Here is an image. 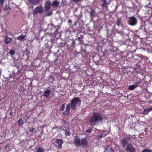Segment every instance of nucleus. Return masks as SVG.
Here are the masks:
<instances>
[{"mask_svg":"<svg viewBox=\"0 0 152 152\" xmlns=\"http://www.w3.org/2000/svg\"><path fill=\"white\" fill-rule=\"evenodd\" d=\"M102 120V118L99 113H94L92 116L90 118L89 123L91 126H94Z\"/></svg>","mask_w":152,"mask_h":152,"instance_id":"nucleus-1","label":"nucleus"},{"mask_svg":"<svg viewBox=\"0 0 152 152\" xmlns=\"http://www.w3.org/2000/svg\"><path fill=\"white\" fill-rule=\"evenodd\" d=\"M80 100L78 98H75L72 99L71 102V107L73 110L76 109V107L80 104Z\"/></svg>","mask_w":152,"mask_h":152,"instance_id":"nucleus-2","label":"nucleus"},{"mask_svg":"<svg viewBox=\"0 0 152 152\" xmlns=\"http://www.w3.org/2000/svg\"><path fill=\"white\" fill-rule=\"evenodd\" d=\"M90 141V139L88 137H86L83 138L81 140V145L83 147H86L88 146L89 145L88 142Z\"/></svg>","mask_w":152,"mask_h":152,"instance_id":"nucleus-3","label":"nucleus"},{"mask_svg":"<svg viewBox=\"0 0 152 152\" xmlns=\"http://www.w3.org/2000/svg\"><path fill=\"white\" fill-rule=\"evenodd\" d=\"M137 21L136 18L134 17H130L129 18L128 23L129 25L132 26L135 25Z\"/></svg>","mask_w":152,"mask_h":152,"instance_id":"nucleus-4","label":"nucleus"},{"mask_svg":"<svg viewBox=\"0 0 152 152\" xmlns=\"http://www.w3.org/2000/svg\"><path fill=\"white\" fill-rule=\"evenodd\" d=\"M130 140L129 138L127 137L122 140L121 144L123 148H124L127 145L129 142L130 141Z\"/></svg>","mask_w":152,"mask_h":152,"instance_id":"nucleus-5","label":"nucleus"},{"mask_svg":"<svg viewBox=\"0 0 152 152\" xmlns=\"http://www.w3.org/2000/svg\"><path fill=\"white\" fill-rule=\"evenodd\" d=\"M42 10V6L37 7L33 10V14L34 15H36L38 13H40Z\"/></svg>","mask_w":152,"mask_h":152,"instance_id":"nucleus-6","label":"nucleus"},{"mask_svg":"<svg viewBox=\"0 0 152 152\" xmlns=\"http://www.w3.org/2000/svg\"><path fill=\"white\" fill-rule=\"evenodd\" d=\"M55 142L57 145L56 147L58 148H62V145L63 143V140L61 139H56L55 141Z\"/></svg>","mask_w":152,"mask_h":152,"instance_id":"nucleus-7","label":"nucleus"},{"mask_svg":"<svg viewBox=\"0 0 152 152\" xmlns=\"http://www.w3.org/2000/svg\"><path fill=\"white\" fill-rule=\"evenodd\" d=\"M126 151L128 152H134L135 149L132 145L129 144L127 145Z\"/></svg>","mask_w":152,"mask_h":152,"instance_id":"nucleus-8","label":"nucleus"},{"mask_svg":"<svg viewBox=\"0 0 152 152\" xmlns=\"http://www.w3.org/2000/svg\"><path fill=\"white\" fill-rule=\"evenodd\" d=\"M81 140L78 137L76 136L75 138L74 144L76 145L77 146L81 145Z\"/></svg>","mask_w":152,"mask_h":152,"instance_id":"nucleus-9","label":"nucleus"},{"mask_svg":"<svg viewBox=\"0 0 152 152\" xmlns=\"http://www.w3.org/2000/svg\"><path fill=\"white\" fill-rule=\"evenodd\" d=\"M51 4L49 1H46L45 4V10L47 11L50 8Z\"/></svg>","mask_w":152,"mask_h":152,"instance_id":"nucleus-10","label":"nucleus"},{"mask_svg":"<svg viewBox=\"0 0 152 152\" xmlns=\"http://www.w3.org/2000/svg\"><path fill=\"white\" fill-rule=\"evenodd\" d=\"M50 93L51 91L50 89L49 88L47 89L44 92V96L46 98H48Z\"/></svg>","mask_w":152,"mask_h":152,"instance_id":"nucleus-11","label":"nucleus"},{"mask_svg":"<svg viewBox=\"0 0 152 152\" xmlns=\"http://www.w3.org/2000/svg\"><path fill=\"white\" fill-rule=\"evenodd\" d=\"M12 39L11 38L7 36H6L5 37V43L6 44H8L10 43Z\"/></svg>","mask_w":152,"mask_h":152,"instance_id":"nucleus-12","label":"nucleus"},{"mask_svg":"<svg viewBox=\"0 0 152 152\" xmlns=\"http://www.w3.org/2000/svg\"><path fill=\"white\" fill-rule=\"evenodd\" d=\"M70 107H71V105H70V104H69L67 106L66 108V113L65 114L66 115H68L69 114V112L70 110Z\"/></svg>","mask_w":152,"mask_h":152,"instance_id":"nucleus-13","label":"nucleus"},{"mask_svg":"<svg viewBox=\"0 0 152 152\" xmlns=\"http://www.w3.org/2000/svg\"><path fill=\"white\" fill-rule=\"evenodd\" d=\"M65 134L66 135L69 136L71 135V133L70 132L69 129L66 128H65Z\"/></svg>","mask_w":152,"mask_h":152,"instance_id":"nucleus-14","label":"nucleus"},{"mask_svg":"<svg viewBox=\"0 0 152 152\" xmlns=\"http://www.w3.org/2000/svg\"><path fill=\"white\" fill-rule=\"evenodd\" d=\"M150 111V109L148 108H145L143 112V114L144 115H147Z\"/></svg>","mask_w":152,"mask_h":152,"instance_id":"nucleus-15","label":"nucleus"},{"mask_svg":"<svg viewBox=\"0 0 152 152\" xmlns=\"http://www.w3.org/2000/svg\"><path fill=\"white\" fill-rule=\"evenodd\" d=\"M26 36V34H22L20 36L18 37V39L19 40H22Z\"/></svg>","mask_w":152,"mask_h":152,"instance_id":"nucleus-16","label":"nucleus"},{"mask_svg":"<svg viewBox=\"0 0 152 152\" xmlns=\"http://www.w3.org/2000/svg\"><path fill=\"white\" fill-rule=\"evenodd\" d=\"M59 4V2L56 0L53 1L51 5L56 7H57L58 6Z\"/></svg>","mask_w":152,"mask_h":152,"instance_id":"nucleus-17","label":"nucleus"},{"mask_svg":"<svg viewBox=\"0 0 152 152\" xmlns=\"http://www.w3.org/2000/svg\"><path fill=\"white\" fill-rule=\"evenodd\" d=\"M18 124L20 126H21L23 125V121L22 118H20L18 120Z\"/></svg>","mask_w":152,"mask_h":152,"instance_id":"nucleus-18","label":"nucleus"},{"mask_svg":"<svg viewBox=\"0 0 152 152\" xmlns=\"http://www.w3.org/2000/svg\"><path fill=\"white\" fill-rule=\"evenodd\" d=\"M107 0H102V7H106L107 5Z\"/></svg>","mask_w":152,"mask_h":152,"instance_id":"nucleus-19","label":"nucleus"},{"mask_svg":"<svg viewBox=\"0 0 152 152\" xmlns=\"http://www.w3.org/2000/svg\"><path fill=\"white\" fill-rule=\"evenodd\" d=\"M105 152H114V151L111 148L108 147L105 149Z\"/></svg>","mask_w":152,"mask_h":152,"instance_id":"nucleus-20","label":"nucleus"},{"mask_svg":"<svg viewBox=\"0 0 152 152\" xmlns=\"http://www.w3.org/2000/svg\"><path fill=\"white\" fill-rule=\"evenodd\" d=\"M44 150L42 148L39 147L37 148L36 152H43L44 151Z\"/></svg>","mask_w":152,"mask_h":152,"instance_id":"nucleus-21","label":"nucleus"},{"mask_svg":"<svg viewBox=\"0 0 152 152\" xmlns=\"http://www.w3.org/2000/svg\"><path fill=\"white\" fill-rule=\"evenodd\" d=\"M136 87L134 85L130 86L128 88V89L129 90H133Z\"/></svg>","mask_w":152,"mask_h":152,"instance_id":"nucleus-22","label":"nucleus"},{"mask_svg":"<svg viewBox=\"0 0 152 152\" xmlns=\"http://www.w3.org/2000/svg\"><path fill=\"white\" fill-rule=\"evenodd\" d=\"M40 1V0H33V4L36 5Z\"/></svg>","mask_w":152,"mask_h":152,"instance_id":"nucleus-23","label":"nucleus"},{"mask_svg":"<svg viewBox=\"0 0 152 152\" xmlns=\"http://www.w3.org/2000/svg\"><path fill=\"white\" fill-rule=\"evenodd\" d=\"M95 11L94 10H92L90 12V15L91 18L93 17L94 15Z\"/></svg>","mask_w":152,"mask_h":152,"instance_id":"nucleus-24","label":"nucleus"},{"mask_svg":"<svg viewBox=\"0 0 152 152\" xmlns=\"http://www.w3.org/2000/svg\"><path fill=\"white\" fill-rule=\"evenodd\" d=\"M142 152H152V151L147 148L143 150Z\"/></svg>","mask_w":152,"mask_h":152,"instance_id":"nucleus-25","label":"nucleus"},{"mask_svg":"<svg viewBox=\"0 0 152 152\" xmlns=\"http://www.w3.org/2000/svg\"><path fill=\"white\" fill-rule=\"evenodd\" d=\"M15 53L14 50H11L9 52V53H10L11 55H14Z\"/></svg>","mask_w":152,"mask_h":152,"instance_id":"nucleus-26","label":"nucleus"},{"mask_svg":"<svg viewBox=\"0 0 152 152\" xmlns=\"http://www.w3.org/2000/svg\"><path fill=\"white\" fill-rule=\"evenodd\" d=\"M121 23V20L119 19H118L117 21V26H119Z\"/></svg>","mask_w":152,"mask_h":152,"instance_id":"nucleus-27","label":"nucleus"},{"mask_svg":"<svg viewBox=\"0 0 152 152\" xmlns=\"http://www.w3.org/2000/svg\"><path fill=\"white\" fill-rule=\"evenodd\" d=\"M12 33L10 32L7 31L6 33V36H12Z\"/></svg>","mask_w":152,"mask_h":152,"instance_id":"nucleus-28","label":"nucleus"},{"mask_svg":"<svg viewBox=\"0 0 152 152\" xmlns=\"http://www.w3.org/2000/svg\"><path fill=\"white\" fill-rule=\"evenodd\" d=\"M91 128H89L86 131V132L88 133H90V132H91Z\"/></svg>","mask_w":152,"mask_h":152,"instance_id":"nucleus-29","label":"nucleus"},{"mask_svg":"<svg viewBox=\"0 0 152 152\" xmlns=\"http://www.w3.org/2000/svg\"><path fill=\"white\" fill-rule=\"evenodd\" d=\"M64 104H63L62 107L60 108V110L61 111H63L64 110Z\"/></svg>","mask_w":152,"mask_h":152,"instance_id":"nucleus-30","label":"nucleus"},{"mask_svg":"<svg viewBox=\"0 0 152 152\" xmlns=\"http://www.w3.org/2000/svg\"><path fill=\"white\" fill-rule=\"evenodd\" d=\"M103 136V134H101L99 135H98L96 136V138L99 139V138H101Z\"/></svg>","mask_w":152,"mask_h":152,"instance_id":"nucleus-31","label":"nucleus"},{"mask_svg":"<svg viewBox=\"0 0 152 152\" xmlns=\"http://www.w3.org/2000/svg\"><path fill=\"white\" fill-rule=\"evenodd\" d=\"M140 83V82H138L134 85L135 86V87H136L138 86L139 85V84Z\"/></svg>","mask_w":152,"mask_h":152,"instance_id":"nucleus-32","label":"nucleus"},{"mask_svg":"<svg viewBox=\"0 0 152 152\" xmlns=\"http://www.w3.org/2000/svg\"><path fill=\"white\" fill-rule=\"evenodd\" d=\"M73 2L75 3H77L80 1V0H72Z\"/></svg>","mask_w":152,"mask_h":152,"instance_id":"nucleus-33","label":"nucleus"},{"mask_svg":"<svg viewBox=\"0 0 152 152\" xmlns=\"http://www.w3.org/2000/svg\"><path fill=\"white\" fill-rule=\"evenodd\" d=\"M34 129L33 127H31L29 129V132H33Z\"/></svg>","mask_w":152,"mask_h":152,"instance_id":"nucleus-34","label":"nucleus"},{"mask_svg":"<svg viewBox=\"0 0 152 152\" xmlns=\"http://www.w3.org/2000/svg\"><path fill=\"white\" fill-rule=\"evenodd\" d=\"M30 3L33 4V0H27Z\"/></svg>","mask_w":152,"mask_h":152,"instance_id":"nucleus-35","label":"nucleus"},{"mask_svg":"<svg viewBox=\"0 0 152 152\" xmlns=\"http://www.w3.org/2000/svg\"><path fill=\"white\" fill-rule=\"evenodd\" d=\"M0 2L2 4H3L4 3V0H0Z\"/></svg>","mask_w":152,"mask_h":152,"instance_id":"nucleus-36","label":"nucleus"},{"mask_svg":"<svg viewBox=\"0 0 152 152\" xmlns=\"http://www.w3.org/2000/svg\"><path fill=\"white\" fill-rule=\"evenodd\" d=\"M52 13V12H49V14H47V15L48 16H50V15H51V14Z\"/></svg>","mask_w":152,"mask_h":152,"instance_id":"nucleus-37","label":"nucleus"},{"mask_svg":"<svg viewBox=\"0 0 152 152\" xmlns=\"http://www.w3.org/2000/svg\"><path fill=\"white\" fill-rule=\"evenodd\" d=\"M148 108L149 109H150V111H151V110H152V106Z\"/></svg>","mask_w":152,"mask_h":152,"instance_id":"nucleus-38","label":"nucleus"},{"mask_svg":"<svg viewBox=\"0 0 152 152\" xmlns=\"http://www.w3.org/2000/svg\"><path fill=\"white\" fill-rule=\"evenodd\" d=\"M69 23H71V22H72V21H71V20H69Z\"/></svg>","mask_w":152,"mask_h":152,"instance_id":"nucleus-39","label":"nucleus"},{"mask_svg":"<svg viewBox=\"0 0 152 152\" xmlns=\"http://www.w3.org/2000/svg\"><path fill=\"white\" fill-rule=\"evenodd\" d=\"M80 37H78V39H80Z\"/></svg>","mask_w":152,"mask_h":152,"instance_id":"nucleus-40","label":"nucleus"},{"mask_svg":"<svg viewBox=\"0 0 152 152\" xmlns=\"http://www.w3.org/2000/svg\"><path fill=\"white\" fill-rule=\"evenodd\" d=\"M65 112H64V113H65Z\"/></svg>","mask_w":152,"mask_h":152,"instance_id":"nucleus-41","label":"nucleus"}]
</instances>
